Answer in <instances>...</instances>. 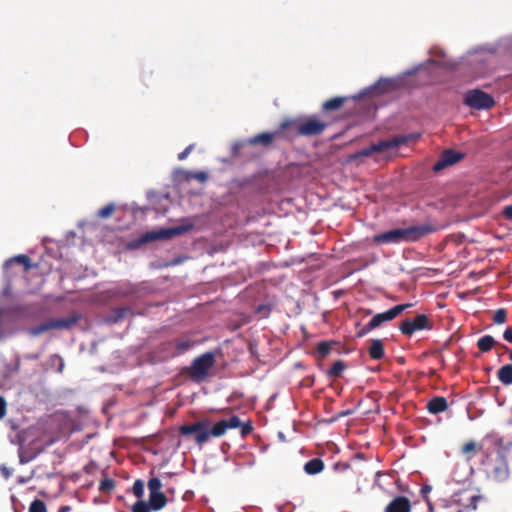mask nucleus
<instances>
[{"label":"nucleus","instance_id":"412c9836","mask_svg":"<svg viewBox=\"0 0 512 512\" xmlns=\"http://www.w3.org/2000/svg\"><path fill=\"white\" fill-rule=\"evenodd\" d=\"M369 356L373 360H380L384 357V345L380 339H373L369 347Z\"/></svg>","mask_w":512,"mask_h":512},{"label":"nucleus","instance_id":"79ce46f5","mask_svg":"<svg viewBox=\"0 0 512 512\" xmlns=\"http://www.w3.org/2000/svg\"><path fill=\"white\" fill-rule=\"evenodd\" d=\"M194 178L200 182H205L208 179V174L204 171H199L194 174Z\"/></svg>","mask_w":512,"mask_h":512},{"label":"nucleus","instance_id":"ea45409f","mask_svg":"<svg viewBox=\"0 0 512 512\" xmlns=\"http://www.w3.org/2000/svg\"><path fill=\"white\" fill-rule=\"evenodd\" d=\"M502 216L507 220H512V205H508L503 208Z\"/></svg>","mask_w":512,"mask_h":512},{"label":"nucleus","instance_id":"c756f323","mask_svg":"<svg viewBox=\"0 0 512 512\" xmlns=\"http://www.w3.org/2000/svg\"><path fill=\"white\" fill-rule=\"evenodd\" d=\"M115 211V205L113 203H109L98 210L97 215L100 218H108L110 217Z\"/></svg>","mask_w":512,"mask_h":512},{"label":"nucleus","instance_id":"bb28decb","mask_svg":"<svg viewBox=\"0 0 512 512\" xmlns=\"http://www.w3.org/2000/svg\"><path fill=\"white\" fill-rule=\"evenodd\" d=\"M51 330V327H50V320L48 319L47 321L37 325V326H33L31 328H29L28 332L31 336H39L47 331Z\"/></svg>","mask_w":512,"mask_h":512},{"label":"nucleus","instance_id":"b1692460","mask_svg":"<svg viewBox=\"0 0 512 512\" xmlns=\"http://www.w3.org/2000/svg\"><path fill=\"white\" fill-rule=\"evenodd\" d=\"M13 264H21L24 266V271H28L31 268L30 258L27 255H18L10 258L4 264V268L8 269Z\"/></svg>","mask_w":512,"mask_h":512},{"label":"nucleus","instance_id":"f257e3e1","mask_svg":"<svg viewBox=\"0 0 512 512\" xmlns=\"http://www.w3.org/2000/svg\"><path fill=\"white\" fill-rule=\"evenodd\" d=\"M481 465L488 479L495 482H505L510 476L508 452L500 444H495L481 459Z\"/></svg>","mask_w":512,"mask_h":512},{"label":"nucleus","instance_id":"4468645a","mask_svg":"<svg viewBox=\"0 0 512 512\" xmlns=\"http://www.w3.org/2000/svg\"><path fill=\"white\" fill-rule=\"evenodd\" d=\"M412 306H413V304H411V303L399 304V305H396V306L390 308L389 310H387L385 312L378 313V314L374 315L370 320V328H374V329L379 328L385 322L392 321L397 316H399L403 311H405L406 309H408Z\"/></svg>","mask_w":512,"mask_h":512},{"label":"nucleus","instance_id":"7ed1b4c3","mask_svg":"<svg viewBox=\"0 0 512 512\" xmlns=\"http://www.w3.org/2000/svg\"><path fill=\"white\" fill-rule=\"evenodd\" d=\"M226 431L227 428L223 419L216 422L211 429L208 428V422L204 420L179 427V432L182 436L193 435L195 443L200 447L206 443L211 436L221 437Z\"/></svg>","mask_w":512,"mask_h":512},{"label":"nucleus","instance_id":"4be33fe9","mask_svg":"<svg viewBox=\"0 0 512 512\" xmlns=\"http://www.w3.org/2000/svg\"><path fill=\"white\" fill-rule=\"evenodd\" d=\"M497 377L503 385H512V364L502 366L497 372Z\"/></svg>","mask_w":512,"mask_h":512},{"label":"nucleus","instance_id":"cd10ccee","mask_svg":"<svg viewBox=\"0 0 512 512\" xmlns=\"http://www.w3.org/2000/svg\"><path fill=\"white\" fill-rule=\"evenodd\" d=\"M333 342L321 341L316 346V352L320 359H324L331 352Z\"/></svg>","mask_w":512,"mask_h":512},{"label":"nucleus","instance_id":"72a5a7b5","mask_svg":"<svg viewBox=\"0 0 512 512\" xmlns=\"http://www.w3.org/2000/svg\"><path fill=\"white\" fill-rule=\"evenodd\" d=\"M29 512H47L46 505L42 500L35 499L30 504Z\"/></svg>","mask_w":512,"mask_h":512},{"label":"nucleus","instance_id":"2f4dec72","mask_svg":"<svg viewBox=\"0 0 512 512\" xmlns=\"http://www.w3.org/2000/svg\"><path fill=\"white\" fill-rule=\"evenodd\" d=\"M151 510L150 504L144 500H138L132 506V512H150Z\"/></svg>","mask_w":512,"mask_h":512},{"label":"nucleus","instance_id":"c85d7f7f","mask_svg":"<svg viewBox=\"0 0 512 512\" xmlns=\"http://www.w3.org/2000/svg\"><path fill=\"white\" fill-rule=\"evenodd\" d=\"M115 487V481L111 478H103L99 483V490L103 493L111 492Z\"/></svg>","mask_w":512,"mask_h":512},{"label":"nucleus","instance_id":"0eeeda50","mask_svg":"<svg viewBox=\"0 0 512 512\" xmlns=\"http://www.w3.org/2000/svg\"><path fill=\"white\" fill-rule=\"evenodd\" d=\"M410 138V136H395L388 140L379 141L378 143L372 144L369 147L363 148L362 150L358 151L351 158L356 159L359 157H370L374 153H380L387 149L396 148L401 145H404L409 141Z\"/></svg>","mask_w":512,"mask_h":512},{"label":"nucleus","instance_id":"7c9ffc66","mask_svg":"<svg viewBox=\"0 0 512 512\" xmlns=\"http://www.w3.org/2000/svg\"><path fill=\"white\" fill-rule=\"evenodd\" d=\"M507 320V311L504 308L497 309L493 314V322L495 324H503Z\"/></svg>","mask_w":512,"mask_h":512},{"label":"nucleus","instance_id":"20e7f679","mask_svg":"<svg viewBox=\"0 0 512 512\" xmlns=\"http://www.w3.org/2000/svg\"><path fill=\"white\" fill-rule=\"evenodd\" d=\"M282 127L287 129L289 141L297 136H317L328 127V123L318 120L316 117H310L305 121L297 119H288L282 122Z\"/></svg>","mask_w":512,"mask_h":512},{"label":"nucleus","instance_id":"393cba45","mask_svg":"<svg viewBox=\"0 0 512 512\" xmlns=\"http://www.w3.org/2000/svg\"><path fill=\"white\" fill-rule=\"evenodd\" d=\"M495 343L496 342L491 335H485L478 339L477 347L481 352L486 353L492 349Z\"/></svg>","mask_w":512,"mask_h":512},{"label":"nucleus","instance_id":"6ab92c4d","mask_svg":"<svg viewBox=\"0 0 512 512\" xmlns=\"http://www.w3.org/2000/svg\"><path fill=\"white\" fill-rule=\"evenodd\" d=\"M430 414H439L448 409L447 399L443 396H435L430 399L426 406Z\"/></svg>","mask_w":512,"mask_h":512},{"label":"nucleus","instance_id":"c9c22d12","mask_svg":"<svg viewBox=\"0 0 512 512\" xmlns=\"http://www.w3.org/2000/svg\"><path fill=\"white\" fill-rule=\"evenodd\" d=\"M239 428H240V433H241L242 437H246L253 431V426L250 421H248L246 423L241 422V426Z\"/></svg>","mask_w":512,"mask_h":512},{"label":"nucleus","instance_id":"ddd939ff","mask_svg":"<svg viewBox=\"0 0 512 512\" xmlns=\"http://www.w3.org/2000/svg\"><path fill=\"white\" fill-rule=\"evenodd\" d=\"M162 483L158 478H151L148 481L150 491L149 504L154 511L162 509L167 503V497L161 492Z\"/></svg>","mask_w":512,"mask_h":512},{"label":"nucleus","instance_id":"4c0bfd02","mask_svg":"<svg viewBox=\"0 0 512 512\" xmlns=\"http://www.w3.org/2000/svg\"><path fill=\"white\" fill-rule=\"evenodd\" d=\"M193 149H194V144H190L181 153L178 154V159L180 161L186 159L187 156L192 152Z\"/></svg>","mask_w":512,"mask_h":512},{"label":"nucleus","instance_id":"aec40b11","mask_svg":"<svg viewBox=\"0 0 512 512\" xmlns=\"http://www.w3.org/2000/svg\"><path fill=\"white\" fill-rule=\"evenodd\" d=\"M325 468V464L320 458H313L305 463L304 471L308 475H316L321 473Z\"/></svg>","mask_w":512,"mask_h":512},{"label":"nucleus","instance_id":"a211bd4d","mask_svg":"<svg viewBox=\"0 0 512 512\" xmlns=\"http://www.w3.org/2000/svg\"><path fill=\"white\" fill-rule=\"evenodd\" d=\"M411 503L405 496L395 497L385 508L384 512H410Z\"/></svg>","mask_w":512,"mask_h":512},{"label":"nucleus","instance_id":"9b49d317","mask_svg":"<svg viewBox=\"0 0 512 512\" xmlns=\"http://www.w3.org/2000/svg\"><path fill=\"white\" fill-rule=\"evenodd\" d=\"M193 344V341L189 339L164 342L159 347V351L164 353L161 359L174 358L184 354L192 348Z\"/></svg>","mask_w":512,"mask_h":512},{"label":"nucleus","instance_id":"c03bdc74","mask_svg":"<svg viewBox=\"0 0 512 512\" xmlns=\"http://www.w3.org/2000/svg\"><path fill=\"white\" fill-rule=\"evenodd\" d=\"M269 308L266 305H259L256 309V312L259 314H263L264 316H267L269 313Z\"/></svg>","mask_w":512,"mask_h":512},{"label":"nucleus","instance_id":"37998d69","mask_svg":"<svg viewBox=\"0 0 512 512\" xmlns=\"http://www.w3.org/2000/svg\"><path fill=\"white\" fill-rule=\"evenodd\" d=\"M503 338L509 343H512V327L506 328V330L503 333Z\"/></svg>","mask_w":512,"mask_h":512},{"label":"nucleus","instance_id":"dca6fc26","mask_svg":"<svg viewBox=\"0 0 512 512\" xmlns=\"http://www.w3.org/2000/svg\"><path fill=\"white\" fill-rule=\"evenodd\" d=\"M82 319V315L78 312H73L69 316L65 318H50V327L51 330H70L72 329L80 320Z\"/></svg>","mask_w":512,"mask_h":512},{"label":"nucleus","instance_id":"39448f33","mask_svg":"<svg viewBox=\"0 0 512 512\" xmlns=\"http://www.w3.org/2000/svg\"><path fill=\"white\" fill-rule=\"evenodd\" d=\"M215 362L214 352L203 353L196 357L189 367L185 368V373L193 382L202 383L209 377Z\"/></svg>","mask_w":512,"mask_h":512},{"label":"nucleus","instance_id":"09e8293b","mask_svg":"<svg viewBox=\"0 0 512 512\" xmlns=\"http://www.w3.org/2000/svg\"><path fill=\"white\" fill-rule=\"evenodd\" d=\"M509 359L512 361V350L509 353Z\"/></svg>","mask_w":512,"mask_h":512},{"label":"nucleus","instance_id":"423d86ee","mask_svg":"<svg viewBox=\"0 0 512 512\" xmlns=\"http://www.w3.org/2000/svg\"><path fill=\"white\" fill-rule=\"evenodd\" d=\"M335 473L334 482L341 489H350L357 486L359 473L347 462H337L333 465Z\"/></svg>","mask_w":512,"mask_h":512},{"label":"nucleus","instance_id":"f8f14e48","mask_svg":"<svg viewBox=\"0 0 512 512\" xmlns=\"http://www.w3.org/2000/svg\"><path fill=\"white\" fill-rule=\"evenodd\" d=\"M464 103L474 109H489L494 105V99L481 90H471L466 93Z\"/></svg>","mask_w":512,"mask_h":512},{"label":"nucleus","instance_id":"2eb2a0df","mask_svg":"<svg viewBox=\"0 0 512 512\" xmlns=\"http://www.w3.org/2000/svg\"><path fill=\"white\" fill-rule=\"evenodd\" d=\"M463 158V154L458 153L452 149H448L442 152L440 158L433 165V171L439 172L444 168L453 165Z\"/></svg>","mask_w":512,"mask_h":512},{"label":"nucleus","instance_id":"9d476101","mask_svg":"<svg viewBox=\"0 0 512 512\" xmlns=\"http://www.w3.org/2000/svg\"><path fill=\"white\" fill-rule=\"evenodd\" d=\"M288 140L287 129L282 127V123L279 128L273 132H263L259 133L247 140V143L252 146H263L270 147L275 140Z\"/></svg>","mask_w":512,"mask_h":512},{"label":"nucleus","instance_id":"a18cd8bd","mask_svg":"<svg viewBox=\"0 0 512 512\" xmlns=\"http://www.w3.org/2000/svg\"><path fill=\"white\" fill-rule=\"evenodd\" d=\"M431 486L429 485H424L422 488H421V494L423 495V497H427L428 493H430L431 491Z\"/></svg>","mask_w":512,"mask_h":512},{"label":"nucleus","instance_id":"473e14b6","mask_svg":"<svg viewBox=\"0 0 512 512\" xmlns=\"http://www.w3.org/2000/svg\"><path fill=\"white\" fill-rule=\"evenodd\" d=\"M224 424L228 429H235L241 426V420L237 415H232L229 419H223Z\"/></svg>","mask_w":512,"mask_h":512},{"label":"nucleus","instance_id":"e433bc0d","mask_svg":"<svg viewBox=\"0 0 512 512\" xmlns=\"http://www.w3.org/2000/svg\"><path fill=\"white\" fill-rule=\"evenodd\" d=\"M482 499L480 495H473L470 497L469 503L466 505V508L470 510H476L479 501Z\"/></svg>","mask_w":512,"mask_h":512},{"label":"nucleus","instance_id":"58836bf2","mask_svg":"<svg viewBox=\"0 0 512 512\" xmlns=\"http://www.w3.org/2000/svg\"><path fill=\"white\" fill-rule=\"evenodd\" d=\"M374 330V328H370V321L365 324L358 332L357 337H363L368 334L370 331Z\"/></svg>","mask_w":512,"mask_h":512},{"label":"nucleus","instance_id":"a878e982","mask_svg":"<svg viewBox=\"0 0 512 512\" xmlns=\"http://www.w3.org/2000/svg\"><path fill=\"white\" fill-rule=\"evenodd\" d=\"M346 368L347 365L345 364V362L342 360H338L327 371V375L329 378H338L341 376V374Z\"/></svg>","mask_w":512,"mask_h":512},{"label":"nucleus","instance_id":"49530a36","mask_svg":"<svg viewBox=\"0 0 512 512\" xmlns=\"http://www.w3.org/2000/svg\"><path fill=\"white\" fill-rule=\"evenodd\" d=\"M71 510V507L68 506V505H64V506H61L59 509H58V512H69Z\"/></svg>","mask_w":512,"mask_h":512},{"label":"nucleus","instance_id":"8fccbe9b","mask_svg":"<svg viewBox=\"0 0 512 512\" xmlns=\"http://www.w3.org/2000/svg\"><path fill=\"white\" fill-rule=\"evenodd\" d=\"M20 462H21V463H24V462H25V461L23 460V458H22V457H20Z\"/></svg>","mask_w":512,"mask_h":512},{"label":"nucleus","instance_id":"a19ab883","mask_svg":"<svg viewBox=\"0 0 512 512\" xmlns=\"http://www.w3.org/2000/svg\"><path fill=\"white\" fill-rule=\"evenodd\" d=\"M7 403L4 397L0 396V419L6 415Z\"/></svg>","mask_w":512,"mask_h":512},{"label":"nucleus","instance_id":"6e6552de","mask_svg":"<svg viewBox=\"0 0 512 512\" xmlns=\"http://www.w3.org/2000/svg\"><path fill=\"white\" fill-rule=\"evenodd\" d=\"M192 223L182 224L172 228H162L158 231L146 232L139 238L140 243H149L155 240L171 239L174 236L184 234L193 229Z\"/></svg>","mask_w":512,"mask_h":512},{"label":"nucleus","instance_id":"5701e85b","mask_svg":"<svg viewBox=\"0 0 512 512\" xmlns=\"http://www.w3.org/2000/svg\"><path fill=\"white\" fill-rule=\"evenodd\" d=\"M347 97H333L322 104V110L325 112L338 110L346 102Z\"/></svg>","mask_w":512,"mask_h":512},{"label":"nucleus","instance_id":"de8ad7c7","mask_svg":"<svg viewBox=\"0 0 512 512\" xmlns=\"http://www.w3.org/2000/svg\"><path fill=\"white\" fill-rule=\"evenodd\" d=\"M147 74H149L151 76L152 75V71H150L149 73H144V75H143L144 81H146Z\"/></svg>","mask_w":512,"mask_h":512},{"label":"nucleus","instance_id":"f704fd0d","mask_svg":"<svg viewBox=\"0 0 512 512\" xmlns=\"http://www.w3.org/2000/svg\"><path fill=\"white\" fill-rule=\"evenodd\" d=\"M133 494L141 500L144 495V482L140 479L136 480L133 484Z\"/></svg>","mask_w":512,"mask_h":512},{"label":"nucleus","instance_id":"3c124183","mask_svg":"<svg viewBox=\"0 0 512 512\" xmlns=\"http://www.w3.org/2000/svg\"><path fill=\"white\" fill-rule=\"evenodd\" d=\"M456 512H464L463 510H457Z\"/></svg>","mask_w":512,"mask_h":512},{"label":"nucleus","instance_id":"f03ea898","mask_svg":"<svg viewBox=\"0 0 512 512\" xmlns=\"http://www.w3.org/2000/svg\"><path fill=\"white\" fill-rule=\"evenodd\" d=\"M435 231L436 228L431 224L415 225L376 234L373 238V241L377 244L416 242Z\"/></svg>","mask_w":512,"mask_h":512},{"label":"nucleus","instance_id":"f3484780","mask_svg":"<svg viewBox=\"0 0 512 512\" xmlns=\"http://www.w3.org/2000/svg\"><path fill=\"white\" fill-rule=\"evenodd\" d=\"M490 450L489 447H485L484 443L478 444L475 441L471 440L463 444L460 449L461 455L464 459L469 462L471 461L476 454H481L482 458H485L486 452Z\"/></svg>","mask_w":512,"mask_h":512},{"label":"nucleus","instance_id":"1a4fd4ad","mask_svg":"<svg viewBox=\"0 0 512 512\" xmlns=\"http://www.w3.org/2000/svg\"><path fill=\"white\" fill-rule=\"evenodd\" d=\"M433 327L431 319L425 314H419L414 318H408L401 322L399 329L405 336H412L416 331L430 330Z\"/></svg>","mask_w":512,"mask_h":512}]
</instances>
